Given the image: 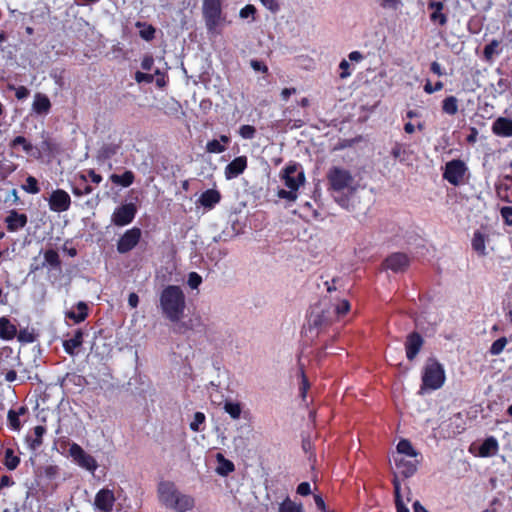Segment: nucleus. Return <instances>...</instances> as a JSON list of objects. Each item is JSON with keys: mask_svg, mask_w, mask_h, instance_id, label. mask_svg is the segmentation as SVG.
I'll return each mask as SVG.
<instances>
[{"mask_svg": "<svg viewBox=\"0 0 512 512\" xmlns=\"http://www.w3.org/2000/svg\"><path fill=\"white\" fill-rule=\"evenodd\" d=\"M228 144L230 142V137L227 135H221L220 139H213L207 142L206 144V151L209 153L219 154L226 150L225 145L221 144Z\"/></svg>", "mask_w": 512, "mask_h": 512, "instance_id": "27", "label": "nucleus"}, {"mask_svg": "<svg viewBox=\"0 0 512 512\" xmlns=\"http://www.w3.org/2000/svg\"><path fill=\"white\" fill-rule=\"evenodd\" d=\"M202 14L208 33H217V28L225 21L222 0H203Z\"/></svg>", "mask_w": 512, "mask_h": 512, "instance_id": "6", "label": "nucleus"}, {"mask_svg": "<svg viewBox=\"0 0 512 512\" xmlns=\"http://www.w3.org/2000/svg\"><path fill=\"white\" fill-rule=\"evenodd\" d=\"M443 88V83L441 81H438L433 86L430 81H427V83L424 85V91L428 94H432L436 91H440Z\"/></svg>", "mask_w": 512, "mask_h": 512, "instance_id": "60", "label": "nucleus"}, {"mask_svg": "<svg viewBox=\"0 0 512 512\" xmlns=\"http://www.w3.org/2000/svg\"><path fill=\"white\" fill-rule=\"evenodd\" d=\"M7 229L10 232H15L21 228H23L27 224V216L22 213H18L15 210H12L10 214L6 217Z\"/></svg>", "mask_w": 512, "mask_h": 512, "instance_id": "21", "label": "nucleus"}, {"mask_svg": "<svg viewBox=\"0 0 512 512\" xmlns=\"http://www.w3.org/2000/svg\"><path fill=\"white\" fill-rule=\"evenodd\" d=\"M279 512H302V508L300 505H297L291 500L286 499L280 505Z\"/></svg>", "mask_w": 512, "mask_h": 512, "instance_id": "45", "label": "nucleus"}, {"mask_svg": "<svg viewBox=\"0 0 512 512\" xmlns=\"http://www.w3.org/2000/svg\"><path fill=\"white\" fill-rule=\"evenodd\" d=\"M473 249L480 255H486L485 238L480 232H475L472 239Z\"/></svg>", "mask_w": 512, "mask_h": 512, "instance_id": "36", "label": "nucleus"}, {"mask_svg": "<svg viewBox=\"0 0 512 512\" xmlns=\"http://www.w3.org/2000/svg\"><path fill=\"white\" fill-rule=\"evenodd\" d=\"M264 7L273 13L280 10V5L277 0H260Z\"/></svg>", "mask_w": 512, "mask_h": 512, "instance_id": "58", "label": "nucleus"}, {"mask_svg": "<svg viewBox=\"0 0 512 512\" xmlns=\"http://www.w3.org/2000/svg\"><path fill=\"white\" fill-rule=\"evenodd\" d=\"M69 455L74 463L90 472H94L98 467L96 459L85 452V450L77 443H72L70 445Z\"/></svg>", "mask_w": 512, "mask_h": 512, "instance_id": "8", "label": "nucleus"}, {"mask_svg": "<svg viewBox=\"0 0 512 512\" xmlns=\"http://www.w3.org/2000/svg\"><path fill=\"white\" fill-rule=\"evenodd\" d=\"M393 486H394V494H395V503H398L399 500H402V496L400 493L401 486H400V482H399L397 476H395L393 479Z\"/></svg>", "mask_w": 512, "mask_h": 512, "instance_id": "62", "label": "nucleus"}, {"mask_svg": "<svg viewBox=\"0 0 512 512\" xmlns=\"http://www.w3.org/2000/svg\"><path fill=\"white\" fill-rule=\"evenodd\" d=\"M255 134H256V128L252 125H242L240 128H239V135L243 138V139H253L255 137Z\"/></svg>", "mask_w": 512, "mask_h": 512, "instance_id": "47", "label": "nucleus"}, {"mask_svg": "<svg viewBox=\"0 0 512 512\" xmlns=\"http://www.w3.org/2000/svg\"><path fill=\"white\" fill-rule=\"evenodd\" d=\"M83 342L84 332L79 328L75 330L72 338L63 340L62 346L68 355L75 356L78 353V349L83 345Z\"/></svg>", "mask_w": 512, "mask_h": 512, "instance_id": "17", "label": "nucleus"}, {"mask_svg": "<svg viewBox=\"0 0 512 512\" xmlns=\"http://www.w3.org/2000/svg\"><path fill=\"white\" fill-rule=\"evenodd\" d=\"M137 83H152L154 80V75L149 73H143L140 71H137L134 76Z\"/></svg>", "mask_w": 512, "mask_h": 512, "instance_id": "54", "label": "nucleus"}, {"mask_svg": "<svg viewBox=\"0 0 512 512\" xmlns=\"http://www.w3.org/2000/svg\"><path fill=\"white\" fill-rule=\"evenodd\" d=\"M466 172L465 163L461 160H452L445 165L443 177L452 185H459Z\"/></svg>", "mask_w": 512, "mask_h": 512, "instance_id": "11", "label": "nucleus"}, {"mask_svg": "<svg viewBox=\"0 0 512 512\" xmlns=\"http://www.w3.org/2000/svg\"><path fill=\"white\" fill-rule=\"evenodd\" d=\"M137 213V207L134 203H125L115 208L111 216V222L118 227L130 224Z\"/></svg>", "mask_w": 512, "mask_h": 512, "instance_id": "9", "label": "nucleus"}, {"mask_svg": "<svg viewBox=\"0 0 512 512\" xmlns=\"http://www.w3.org/2000/svg\"><path fill=\"white\" fill-rule=\"evenodd\" d=\"M277 196L280 199H285V200H287L289 202H295L297 200V197H298V191L297 190H293V189H288V190L279 189L277 191Z\"/></svg>", "mask_w": 512, "mask_h": 512, "instance_id": "43", "label": "nucleus"}, {"mask_svg": "<svg viewBox=\"0 0 512 512\" xmlns=\"http://www.w3.org/2000/svg\"><path fill=\"white\" fill-rule=\"evenodd\" d=\"M300 373H301L302 380H301V385H300L299 391H300V396L302 397L303 400H305V398L307 396V391H308L310 385H309L308 379L305 376L304 371L302 369H301Z\"/></svg>", "mask_w": 512, "mask_h": 512, "instance_id": "53", "label": "nucleus"}, {"mask_svg": "<svg viewBox=\"0 0 512 512\" xmlns=\"http://www.w3.org/2000/svg\"><path fill=\"white\" fill-rule=\"evenodd\" d=\"M205 415L202 412H196L194 414L193 420L190 423V429L194 432L201 431L200 425H202L205 422Z\"/></svg>", "mask_w": 512, "mask_h": 512, "instance_id": "44", "label": "nucleus"}, {"mask_svg": "<svg viewBox=\"0 0 512 512\" xmlns=\"http://www.w3.org/2000/svg\"><path fill=\"white\" fill-rule=\"evenodd\" d=\"M49 208L53 212H65L71 206V197L63 189L54 190L48 199Z\"/></svg>", "mask_w": 512, "mask_h": 512, "instance_id": "12", "label": "nucleus"}, {"mask_svg": "<svg viewBox=\"0 0 512 512\" xmlns=\"http://www.w3.org/2000/svg\"><path fill=\"white\" fill-rule=\"evenodd\" d=\"M221 200V194L216 189H207L199 197V204L206 209H212Z\"/></svg>", "mask_w": 512, "mask_h": 512, "instance_id": "20", "label": "nucleus"}, {"mask_svg": "<svg viewBox=\"0 0 512 512\" xmlns=\"http://www.w3.org/2000/svg\"><path fill=\"white\" fill-rule=\"evenodd\" d=\"M498 441L495 437L490 436L486 438L479 447V456L491 457L498 452Z\"/></svg>", "mask_w": 512, "mask_h": 512, "instance_id": "23", "label": "nucleus"}, {"mask_svg": "<svg viewBox=\"0 0 512 512\" xmlns=\"http://www.w3.org/2000/svg\"><path fill=\"white\" fill-rule=\"evenodd\" d=\"M24 189L26 192L30 194H37L40 191V188L38 186V181L33 176H28L26 179V185L24 186Z\"/></svg>", "mask_w": 512, "mask_h": 512, "instance_id": "46", "label": "nucleus"}, {"mask_svg": "<svg viewBox=\"0 0 512 512\" xmlns=\"http://www.w3.org/2000/svg\"><path fill=\"white\" fill-rule=\"evenodd\" d=\"M18 146H21L23 151L26 153H30L33 149V145L24 137V136H16L11 142L10 147L15 149Z\"/></svg>", "mask_w": 512, "mask_h": 512, "instance_id": "39", "label": "nucleus"}, {"mask_svg": "<svg viewBox=\"0 0 512 512\" xmlns=\"http://www.w3.org/2000/svg\"><path fill=\"white\" fill-rule=\"evenodd\" d=\"M280 178L288 189L297 190L305 183V175L297 163H290L280 173Z\"/></svg>", "mask_w": 512, "mask_h": 512, "instance_id": "7", "label": "nucleus"}, {"mask_svg": "<svg viewBox=\"0 0 512 512\" xmlns=\"http://www.w3.org/2000/svg\"><path fill=\"white\" fill-rule=\"evenodd\" d=\"M217 458H218V460L220 462V465L217 468V472L220 475L226 476V475H228L229 473H231V472H233L235 470V466H234L233 462H231L230 460L225 459L222 454H218Z\"/></svg>", "mask_w": 512, "mask_h": 512, "instance_id": "34", "label": "nucleus"}, {"mask_svg": "<svg viewBox=\"0 0 512 512\" xmlns=\"http://www.w3.org/2000/svg\"><path fill=\"white\" fill-rule=\"evenodd\" d=\"M430 19L432 22H438L441 26L446 25L448 21L446 14L442 13V10L433 11L430 15Z\"/></svg>", "mask_w": 512, "mask_h": 512, "instance_id": "50", "label": "nucleus"}, {"mask_svg": "<svg viewBox=\"0 0 512 512\" xmlns=\"http://www.w3.org/2000/svg\"><path fill=\"white\" fill-rule=\"evenodd\" d=\"M317 306L312 307L310 313L308 314V324L309 329H316V335L319 334V326H320V313L316 312Z\"/></svg>", "mask_w": 512, "mask_h": 512, "instance_id": "41", "label": "nucleus"}, {"mask_svg": "<svg viewBox=\"0 0 512 512\" xmlns=\"http://www.w3.org/2000/svg\"><path fill=\"white\" fill-rule=\"evenodd\" d=\"M3 464L8 470L11 471L15 470L20 464V458L15 455L12 448H7L5 450Z\"/></svg>", "mask_w": 512, "mask_h": 512, "instance_id": "30", "label": "nucleus"}, {"mask_svg": "<svg viewBox=\"0 0 512 512\" xmlns=\"http://www.w3.org/2000/svg\"><path fill=\"white\" fill-rule=\"evenodd\" d=\"M330 188L334 200L343 208L350 204L349 195L352 194L353 177L344 169L334 168L328 175Z\"/></svg>", "mask_w": 512, "mask_h": 512, "instance_id": "4", "label": "nucleus"}, {"mask_svg": "<svg viewBox=\"0 0 512 512\" xmlns=\"http://www.w3.org/2000/svg\"><path fill=\"white\" fill-rule=\"evenodd\" d=\"M499 45H500V41L497 39H493L489 44H487L484 47L483 56L486 61L490 62L493 59L494 55H497L500 53V51L497 50Z\"/></svg>", "mask_w": 512, "mask_h": 512, "instance_id": "35", "label": "nucleus"}, {"mask_svg": "<svg viewBox=\"0 0 512 512\" xmlns=\"http://www.w3.org/2000/svg\"><path fill=\"white\" fill-rule=\"evenodd\" d=\"M324 285L326 295L324 296L325 309H322V323L332 322L345 315L350 309L348 300L343 298L345 287L341 278L335 277L331 281H326Z\"/></svg>", "mask_w": 512, "mask_h": 512, "instance_id": "1", "label": "nucleus"}, {"mask_svg": "<svg viewBox=\"0 0 512 512\" xmlns=\"http://www.w3.org/2000/svg\"><path fill=\"white\" fill-rule=\"evenodd\" d=\"M507 343H508V340L506 337H500L499 339L495 340L492 343V345L489 349V353L492 356L500 355L503 352V350L505 349Z\"/></svg>", "mask_w": 512, "mask_h": 512, "instance_id": "40", "label": "nucleus"}, {"mask_svg": "<svg viewBox=\"0 0 512 512\" xmlns=\"http://www.w3.org/2000/svg\"><path fill=\"white\" fill-rule=\"evenodd\" d=\"M118 150V146L115 144H105L99 150V157L107 160L112 158Z\"/></svg>", "mask_w": 512, "mask_h": 512, "instance_id": "42", "label": "nucleus"}, {"mask_svg": "<svg viewBox=\"0 0 512 512\" xmlns=\"http://www.w3.org/2000/svg\"><path fill=\"white\" fill-rule=\"evenodd\" d=\"M17 334V327L7 317L0 318V338L12 340Z\"/></svg>", "mask_w": 512, "mask_h": 512, "instance_id": "24", "label": "nucleus"}, {"mask_svg": "<svg viewBox=\"0 0 512 512\" xmlns=\"http://www.w3.org/2000/svg\"><path fill=\"white\" fill-rule=\"evenodd\" d=\"M8 89L15 90V96L18 100H24L30 94L29 89L25 86L15 87L14 85H8Z\"/></svg>", "mask_w": 512, "mask_h": 512, "instance_id": "49", "label": "nucleus"}, {"mask_svg": "<svg viewBox=\"0 0 512 512\" xmlns=\"http://www.w3.org/2000/svg\"><path fill=\"white\" fill-rule=\"evenodd\" d=\"M445 382V372L443 366L435 359L427 360L422 375V386L420 393L425 389L436 390L443 386Z\"/></svg>", "mask_w": 512, "mask_h": 512, "instance_id": "5", "label": "nucleus"}, {"mask_svg": "<svg viewBox=\"0 0 512 512\" xmlns=\"http://www.w3.org/2000/svg\"><path fill=\"white\" fill-rule=\"evenodd\" d=\"M141 239V230L138 227H133L124 232V234L117 241V251L120 254H125L134 249Z\"/></svg>", "mask_w": 512, "mask_h": 512, "instance_id": "10", "label": "nucleus"}, {"mask_svg": "<svg viewBox=\"0 0 512 512\" xmlns=\"http://www.w3.org/2000/svg\"><path fill=\"white\" fill-rule=\"evenodd\" d=\"M500 214L506 225L512 226V206H504L500 210Z\"/></svg>", "mask_w": 512, "mask_h": 512, "instance_id": "51", "label": "nucleus"}, {"mask_svg": "<svg viewBox=\"0 0 512 512\" xmlns=\"http://www.w3.org/2000/svg\"><path fill=\"white\" fill-rule=\"evenodd\" d=\"M51 101L46 94L36 93L32 104V110L38 115H46L51 110Z\"/></svg>", "mask_w": 512, "mask_h": 512, "instance_id": "19", "label": "nucleus"}, {"mask_svg": "<svg viewBox=\"0 0 512 512\" xmlns=\"http://www.w3.org/2000/svg\"><path fill=\"white\" fill-rule=\"evenodd\" d=\"M115 503V496L112 490L100 489L94 500L95 507L102 512H112Z\"/></svg>", "mask_w": 512, "mask_h": 512, "instance_id": "13", "label": "nucleus"}, {"mask_svg": "<svg viewBox=\"0 0 512 512\" xmlns=\"http://www.w3.org/2000/svg\"><path fill=\"white\" fill-rule=\"evenodd\" d=\"M76 310L77 311H74V310L67 311L65 315H66V318L72 320L75 324H78V323L83 322L88 317L89 308L85 302L80 301L76 305Z\"/></svg>", "mask_w": 512, "mask_h": 512, "instance_id": "22", "label": "nucleus"}, {"mask_svg": "<svg viewBox=\"0 0 512 512\" xmlns=\"http://www.w3.org/2000/svg\"><path fill=\"white\" fill-rule=\"evenodd\" d=\"M157 496L162 506L175 512H188L195 507L194 497L182 493L176 484L169 480L158 483Z\"/></svg>", "mask_w": 512, "mask_h": 512, "instance_id": "2", "label": "nucleus"}, {"mask_svg": "<svg viewBox=\"0 0 512 512\" xmlns=\"http://www.w3.org/2000/svg\"><path fill=\"white\" fill-rule=\"evenodd\" d=\"M442 110L448 115H455L458 112V100L455 96L446 97L443 100Z\"/></svg>", "mask_w": 512, "mask_h": 512, "instance_id": "33", "label": "nucleus"}, {"mask_svg": "<svg viewBox=\"0 0 512 512\" xmlns=\"http://www.w3.org/2000/svg\"><path fill=\"white\" fill-rule=\"evenodd\" d=\"M93 191V188L90 185L84 184L83 187H73L72 192L76 196H83L91 194Z\"/></svg>", "mask_w": 512, "mask_h": 512, "instance_id": "59", "label": "nucleus"}, {"mask_svg": "<svg viewBox=\"0 0 512 512\" xmlns=\"http://www.w3.org/2000/svg\"><path fill=\"white\" fill-rule=\"evenodd\" d=\"M410 260L406 254L393 253L385 259L384 266L395 273L404 272L409 266Z\"/></svg>", "mask_w": 512, "mask_h": 512, "instance_id": "14", "label": "nucleus"}, {"mask_svg": "<svg viewBox=\"0 0 512 512\" xmlns=\"http://www.w3.org/2000/svg\"><path fill=\"white\" fill-rule=\"evenodd\" d=\"M44 259H45V262L42 264L41 267H44L46 264H48L52 268H57V269L61 268V260H60L59 254L56 250H54V249L46 250L44 253Z\"/></svg>", "mask_w": 512, "mask_h": 512, "instance_id": "29", "label": "nucleus"}, {"mask_svg": "<svg viewBox=\"0 0 512 512\" xmlns=\"http://www.w3.org/2000/svg\"><path fill=\"white\" fill-rule=\"evenodd\" d=\"M256 13H257V9L255 8V6L252 4H247L240 10L239 16L242 19L251 17L254 20Z\"/></svg>", "mask_w": 512, "mask_h": 512, "instance_id": "48", "label": "nucleus"}, {"mask_svg": "<svg viewBox=\"0 0 512 512\" xmlns=\"http://www.w3.org/2000/svg\"><path fill=\"white\" fill-rule=\"evenodd\" d=\"M202 283V277L196 273V272H191L188 276V285L192 288V289H197L200 284Z\"/></svg>", "mask_w": 512, "mask_h": 512, "instance_id": "52", "label": "nucleus"}, {"mask_svg": "<svg viewBox=\"0 0 512 512\" xmlns=\"http://www.w3.org/2000/svg\"><path fill=\"white\" fill-rule=\"evenodd\" d=\"M297 493L301 496H307L311 493V487L308 482H302L297 487Z\"/></svg>", "mask_w": 512, "mask_h": 512, "instance_id": "61", "label": "nucleus"}, {"mask_svg": "<svg viewBox=\"0 0 512 512\" xmlns=\"http://www.w3.org/2000/svg\"><path fill=\"white\" fill-rule=\"evenodd\" d=\"M109 179L113 184L126 188V187L131 186L134 183L135 174L131 170H126L121 175L111 174Z\"/></svg>", "mask_w": 512, "mask_h": 512, "instance_id": "26", "label": "nucleus"}, {"mask_svg": "<svg viewBox=\"0 0 512 512\" xmlns=\"http://www.w3.org/2000/svg\"><path fill=\"white\" fill-rule=\"evenodd\" d=\"M160 307L163 315L172 323L181 320L185 308L186 297L180 286H166L159 297Z\"/></svg>", "mask_w": 512, "mask_h": 512, "instance_id": "3", "label": "nucleus"}, {"mask_svg": "<svg viewBox=\"0 0 512 512\" xmlns=\"http://www.w3.org/2000/svg\"><path fill=\"white\" fill-rule=\"evenodd\" d=\"M395 464L405 478L411 477L417 471V463L414 461L401 458L395 459Z\"/></svg>", "mask_w": 512, "mask_h": 512, "instance_id": "28", "label": "nucleus"}, {"mask_svg": "<svg viewBox=\"0 0 512 512\" xmlns=\"http://www.w3.org/2000/svg\"><path fill=\"white\" fill-rule=\"evenodd\" d=\"M224 410L230 415L232 419H239L242 408L238 402L226 401L224 404Z\"/></svg>", "mask_w": 512, "mask_h": 512, "instance_id": "38", "label": "nucleus"}, {"mask_svg": "<svg viewBox=\"0 0 512 512\" xmlns=\"http://www.w3.org/2000/svg\"><path fill=\"white\" fill-rule=\"evenodd\" d=\"M397 451L400 454H405L410 457H416L418 455L417 451L413 448L410 441L407 439H402L397 444Z\"/></svg>", "mask_w": 512, "mask_h": 512, "instance_id": "37", "label": "nucleus"}, {"mask_svg": "<svg viewBox=\"0 0 512 512\" xmlns=\"http://www.w3.org/2000/svg\"><path fill=\"white\" fill-rule=\"evenodd\" d=\"M28 411L26 406H21L17 411L10 409L7 413L8 425L11 430L19 431L22 427L19 417Z\"/></svg>", "mask_w": 512, "mask_h": 512, "instance_id": "25", "label": "nucleus"}, {"mask_svg": "<svg viewBox=\"0 0 512 512\" xmlns=\"http://www.w3.org/2000/svg\"><path fill=\"white\" fill-rule=\"evenodd\" d=\"M424 340L418 332H412L407 336L405 343L407 359L412 361L415 359L423 346Z\"/></svg>", "mask_w": 512, "mask_h": 512, "instance_id": "15", "label": "nucleus"}, {"mask_svg": "<svg viewBox=\"0 0 512 512\" xmlns=\"http://www.w3.org/2000/svg\"><path fill=\"white\" fill-rule=\"evenodd\" d=\"M492 132L500 137H512V119L498 117L493 122Z\"/></svg>", "mask_w": 512, "mask_h": 512, "instance_id": "18", "label": "nucleus"}, {"mask_svg": "<svg viewBox=\"0 0 512 512\" xmlns=\"http://www.w3.org/2000/svg\"><path fill=\"white\" fill-rule=\"evenodd\" d=\"M176 325L173 327V332L176 334H184L188 330L192 329V325L188 324L187 322H177Z\"/></svg>", "mask_w": 512, "mask_h": 512, "instance_id": "56", "label": "nucleus"}, {"mask_svg": "<svg viewBox=\"0 0 512 512\" xmlns=\"http://www.w3.org/2000/svg\"><path fill=\"white\" fill-rule=\"evenodd\" d=\"M247 168V157L246 156H238L234 158L230 163L225 167L224 173L226 179L230 180L238 177L242 174Z\"/></svg>", "mask_w": 512, "mask_h": 512, "instance_id": "16", "label": "nucleus"}, {"mask_svg": "<svg viewBox=\"0 0 512 512\" xmlns=\"http://www.w3.org/2000/svg\"><path fill=\"white\" fill-rule=\"evenodd\" d=\"M302 448L305 451V453H310L309 458L312 459L313 462L315 463L316 462V453L313 450V446H312V443H311L310 439H305L304 438L302 440Z\"/></svg>", "mask_w": 512, "mask_h": 512, "instance_id": "55", "label": "nucleus"}, {"mask_svg": "<svg viewBox=\"0 0 512 512\" xmlns=\"http://www.w3.org/2000/svg\"><path fill=\"white\" fill-rule=\"evenodd\" d=\"M154 65V58L151 54H146L141 61V68L150 71Z\"/></svg>", "mask_w": 512, "mask_h": 512, "instance_id": "57", "label": "nucleus"}, {"mask_svg": "<svg viewBox=\"0 0 512 512\" xmlns=\"http://www.w3.org/2000/svg\"><path fill=\"white\" fill-rule=\"evenodd\" d=\"M136 26L138 28H141L140 31H139V35L145 41H151V40H153L155 38L156 30H155V28L152 25L146 24V23H142V22H137Z\"/></svg>", "mask_w": 512, "mask_h": 512, "instance_id": "32", "label": "nucleus"}, {"mask_svg": "<svg viewBox=\"0 0 512 512\" xmlns=\"http://www.w3.org/2000/svg\"><path fill=\"white\" fill-rule=\"evenodd\" d=\"M34 438L29 440L30 448L33 450L38 449L43 444V436L46 433V428L42 425L34 427Z\"/></svg>", "mask_w": 512, "mask_h": 512, "instance_id": "31", "label": "nucleus"}, {"mask_svg": "<svg viewBox=\"0 0 512 512\" xmlns=\"http://www.w3.org/2000/svg\"><path fill=\"white\" fill-rule=\"evenodd\" d=\"M59 468L55 465H50L45 468V475L49 479H53L58 475Z\"/></svg>", "mask_w": 512, "mask_h": 512, "instance_id": "63", "label": "nucleus"}, {"mask_svg": "<svg viewBox=\"0 0 512 512\" xmlns=\"http://www.w3.org/2000/svg\"><path fill=\"white\" fill-rule=\"evenodd\" d=\"M251 67L255 70V71H258V72H267L268 68L267 66L261 62V61H258V60H252L251 61Z\"/></svg>", "mask_w": 512, "mask_h": 512, "instance_id": "64", "label": "nucleus"}]
</instances>
